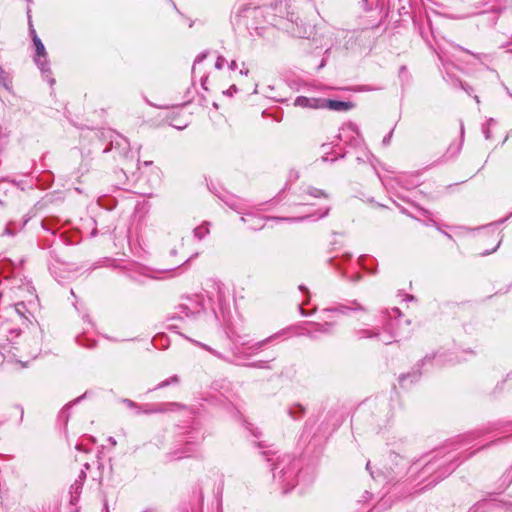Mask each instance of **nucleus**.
<instances>
[{
    "instance_id": "1",
    "label": "nucleus",
    "mask_w": 512,
    "mask_h": 512,
    "mask_svg": "<svg viewBox=\"0 0 512 512\" xmlns=\"http://www.w3.org/2000/svg\"><path fill=\"white\" fill-rule=\"evenodd\" d=\"M172 319H179L188 325L196 324V327H202V324L208 319L215 320L216 314L214 310L207 312L202 295H193L181 299V302L175 307Z\"/></svg>"
},
{
    "instance_id": "2",
    "label": "nucleus",
    "mask_w": 512,
    "mask_h": 512,
    "mask_svg": "<svg viewBox=\"0 0 512 512\" xmlns=\"http://www.w3.org/2000/svg\"><path fill=\"white\" fill-rule=\"evenodd\" d=\"M385 313L388 315L390 320L384 325V332L380 333L377 329L373 328H360L353 331V335L357 340L363 339H377L380 343L388 345L398 338L404 337V332L400 329V318L402 316L401 311L394 307L391 311L386 310Z\"/></svg>"
},
{
    "instance_id": "3",
    "label": "nucleus",
    "mask_w": 512,
    "mask_h": 512,
    "mask_svg": "<svg viewBox=\"0 0 512 512\" xmlns=\"http://www.w3.org/2000/svg\"><path fill=\"white\" fill-rule=\"evenodd\" d=\"M272 465L274 482L282 489L284 494L288 493L298 484L300 462L285 454L278 456Z\"/></svg>"
},
{
    "instance_id": "4",
    "label": "nucleus",
    "mask_w": 512,
    "mask_h": 512,
    "mask_svg": "<svg viewBox=\"0 0 512 512\" xmlns=\"http://www.w3.org/2000/svg\"><path fill=\"white\" fill-rule=\"evenodd\" d=\"M203 435L200 431L193 429L188 431L179 440V447L166 454L167 461L180 460L185 457L196 456L199 452Z\"/></svg>"
},
{
    "instance_id": "5",
    "label": "nucleus",
    "mask_w": 512,
    "mask_h": 512,
    "mask_svg": "<svg viewBox=\"0 0 512 512\" xmlns=\"http://www.w3.org/2000/svg\"><path fill=\"white\" fill-rule=\"evenodd\" d=\"M304 195L313 197L315 199H323L325 203L322 204L319 207V209L317 210V212H315V213H308L305 216L297 217V218H277V217H275L274 219L275 220H286V221H302L304 219L311 218V217L323 218L326 215H328V213L330 211V205L328 204L329 196H328V194H326L325 191L315 188V187H307V189L304 190Z\"/></svg>"
},
{
    "instance_id": "6",
    "label": "nucleus",
    "mask_w": 512,
    "mask_h": 512,
    "mask_svg": "<svg viewBox=\"0 0 512 512\" xmlns=\"http://www.w3.org/2000/svg\"><path fill=\"white\" fill-rule=\"evenodd\" d=\"M30 33L35 46L34 62L43 74L48 77L51 74L50 65L47 59V52L41 39L37 36L36 31L31 28Z\"/></svg>"
},
{
    "instance_id": "7",
    "label": "nucleus",
    "mask_w": 512,
    "mask_h": 512,
    "mask_svg": "<svg viewBox=\"0 0 512 512\" xmlns=\"http://www.w3.org/2000/svg\"><path fill=\"white\" fill-rule=\"evenodd\" d=\"M281 333H276V334H273L261 341H258L256 343H254L253 345L247 347V350H250L249 353H247L245 350H244V347L247 346V342L245 341H242L241 338L239 337L236 341H235V352H234V355L238 358H244V357H249L255 353H257L259 350H261L265 345H267L268 343H270L272 340L276 339Z\"/></svg>"
},
{
    "instance_id": "8",
    "label": "nucleus",
    "mask_w": 512,
    "mask_h": 512,
    "mask_svg": "<svg viewBox=\"0 0 512 512\" xmlns=\"http://www.w3.org/2000/svg\"><path fill=\"white\" fill-rule=\"evenodd\" d=\"M338 138L341 142L350 147L362 146L363 138L361 137L358 127L353 123H347L340 128Z\"/></svg>"
},
{
    "instance_id": "9",
    "label": "nucleus",
    "mask_w": 512,
    "mask_h": 512,
    "mask_svg": "<svg viewBox=\"0 0 512 512\" xmlns=\"http://www.w3.org/2000/svg\"><path fill=\"white\" fill-rule=\"evenodd\" d=\"M308 325L310 328L304 329L302 335L308 336L312 339H317L319 334L330 335L333 333L334 323L333 322H324V323H315L309 322Z\"/></svg>"
},
{
    "instance_id": "10",
    "label": "nucleus",
    "mask_w": 512,
    "mask_h": 512,
    "mask_svg": "<svg viewBox=\"0 0 512 512\" xmlns=\"http://www.w3.org/2000/svg\"><path fill=\"white\" fill-rule=\"evenodd\" d=\"M354 107V104L350 101H341L333 99L322 98V109H328L332 111H348Z\"/></svg>"
},
{
    "instance_id": "11",
    "label": "nucleus",
    "mask_w": 512,
    "mask_h": 512,
    "mask_svg": "<svg viewBox=\"0 0 512 512\" xmlns=\"http://www.w3.org/2000/svg\"><path fill=\"white\" fill-rule=\"evenodd\" d=\"M325 311L338 312V313L346 315L349 312H356V311L367 312V308L365 306H363L362 304H360L358 301L353 300V301L349 302V304H339L335 307L325 309Z\"/></svg>"
},
{
    "instance_id": "12",
    "label": "nucleus",
    "mask_w": 512,
    "mask_h": 512,
    "mask_svg": "<svg viewBox=\"0 0 512 512\" xmlns=\"http://www.w3.org/2000/svg\"><path fill=\"white\" fill-rule=\"evenodd\" d=\"M293 105L307 109H322V98L298 96Z\"/></svg>"
},
{
    "instance_id": "13",
    "label": "nucleus",
    "mask_w": 512,
    "mask_h": 512,
    "mask_svg": "<svg viewBox=\"0 0 512 512\" xmlns=\"http://www.w3.org/2000/svg\"><path fill=\"white\" fill-rule=\"evenodd\" d=\"M206 56H207L206 53H201L196 57L193 67H192V79L195 80L199 76L201 86L203 87V89L208 90V88L206 86L208 76L205 74H200V72H199V66L203 62V60L206 58Z\"/></svg>"
},
{
    "instance_id": "14",
    "label": "nucleus",
    "mask_w": 512,
    "mask_h": 512,
    "mask_svg": "<svg viewBox=\"0 0 512 512\" xmlns=\"http://www.w3.org/2000/svg\"><path fill=\"white\" fill-rule=\"evenodd\" d=\"M250 7L246 4L239 5L231 14V23L234 26L240 27L243 24V19L247 17Z\"/></svg>"
},
{
    "instance_id": "15",
    "label": "nucleus",
    "mask_w": 512,
    "mask_h": 512,
    "mask_svg": "<svg viewBox=\"0 0 512 512\" xmlns=\"http://www.w3.org/2000/svg\"><path fill=\"white\" fill-rule=\"evenodd\" d=\"M500 426H501L500 422L490 423L489 425H487L486 427H484L482 429L470 432L469 434L463 436L462 439H464L465 441L473 440V439L480 437L486 433H490L492 431L498 430L500 428Z\"/></svg>"
},
{
    "instance_id": "16",
    "label": "nucleus",
    "mask_w": 512,
    "mask_h": 512,
    "mask_svg": "<svg viewBox=\"0 0 512 512\" xmlns=\"http://www.w3.org/2000/svg\"><path fill=\"white\" fill-rule=\"evenodd\" d=\"M456 465L454 464V457L448 458L445 462L437 465V476L436 479L440 480L449 475L454 469Z\"/></svg>"
},
{
    "instance_id": "17",
    "label": "nucleus",
    "mask_w": 512,
    "mask_h": 512,
    "mask_svg": "<svg viewBox=\"0 0 512 512\" xmlns=\"http://www.w3.org/2000/svg\"><path fill=\"white\" fill-rule=\"evenodd\" d=\"M184 408L183 405L177 402L162 403L153 406L151 409H145L144 413H163L167 411H174L176 409Z\"/></svg>"
},
{
    "instance_id": "18",
    "label": "nucleus",
    "mask_w": 512,
    "mask_h": 512,
    "mask_svg": "<svg viewBox=\"0 0 512 512\" xmlns=\"http://www.w3.org/2000/svg\"><path fill=\"white\" fill-rule=\"evenodd\" d=\"M82 488H83V485H82L81 481H75L70 486V503L72 505H75L78 502V500L80 498V494L82 492Z\"/></svg>"
},
{
    "instance_id": "19",
    "label": "nucleus",
    "mask_w": 512,
    "mask_h": 512,
    "mask_svg": "<svg viewBox=\"0 0 512 512\" xmlns=\"http://www.w3.org/2000/svg\"><path fill=\"white\" fill-rule=\"evenodd\" d=\"M241 220L243 222H249L250 220H252L253 223L250 225V229L252 230H259L264 227L263 220L261 218L256 217L252 213H248L245 216H242Z\"/></svg>"
},
{
    "instance_id": "20",
    "label": "nucleus",
    "mask_w": 512,
    "mask_h": 512,
    "mask_svg": "<svg viewBox=\"0 0 512 512\" xmlns=\"http://www.w3.org/2000/svg\"><path fill=\"white\" fill-rule=\"evenodd\" d=\"M356 149H359V154L356 156L357 162L360 163H366L370 162L371 158L373 157L372 154L367 150V148L364 145V141L362 142V146L355 147Z\"/></svg>"
},
{
    "instance_id": "21",
    "label": "nucleus",
    "mask_w": 512,
    "mask_h": 512,
    "mask_svg": "<svg viewBox=\"0 0 512 512\" xmlns=\"http://www.w3.org/2000/svg\"><path fill=\"white\" fill-rule=\"evenodd\" d=\"M179 382H180L179 376L178 375H173V376H170L169 378L161 381L160 383H158L153 388V390L163 389V388H166V387L171 386V385H178Z\"/></svg>"
},
{
    "instance_id": "22",
    "label": "nucleus",
    "mask_w": 512,
    "mask_h": 512,
    "mask_svg": "<svg viewBox=\"0 0 512 512\" xmlns=\"http://www.w3.org/2000/svg\"><path fill=\"white\" fill-rule=\"evenodd\" d=\"M209 232L208 222H204L193 230L194 237L198 240H202Z\"/></svg>"
},
{
    "instance_id": "23",
    "label": "nucleus",
    "mask_w": 512,
    "mask_h": 512,
    "mask_svg": "<svg viewBox=\"0 0 512 512\" xmlns=\"http://www.w3.org/2000/svg\"><path fill=\"white\" fill-rule=\"evenodd\" d=\"M420 376L419 370H413L411 373L403 374L399 377V383L401 386H405L406 381L410 379V382L413 383L418 380Z\"/></svg>"
},
{
    "instance_id": "24",
    "label": "nucleus",
    "mask_w": 512,
    "mask_h": 512,
    "mask_svg": "<svg viewBox=\"0 0 512 512\" xmlns=\"http://www.w3.org/2000/svg\"><path fill=\"white\" fill-rule=\"evenodd\" d=\"M12 79L8 72L4 71L0 68V85L5 89L9 90L11 88Z\"/></svg>"
},
{
    "instance_id": "25",
    "label": "nucleus",
    "mask_w": 512,
    "mask_h": 512,
    "mask_svg": "<svg viewBox=\"0 0 512 512\" xmlns=\"http://www.w3.org/2000/svg\"><path fill=\"white\" fill-rule=\"evenodd\" d=\"M398 77L402 85H408L410 83L411 76L406 66L403 65L399 68Z\"/></svg>"
},
{
    "instance_id": "26",
    "label": "nucleus",
    "mask_w": 512,
    "mask_h": 512,
    "mask_svg": "<svg viewBox=\"0 0 512 512\" xmlns=\"http://www.w3.org/2000/svg\"><path fill=\"white\" fill-rule=\"evenodd\" d=\"M188 340L192 343H194L195 345L201 347L202 349L210 352L211 354L215 355L216 357L220 358V359H224V356L219 353L218 351L214 350L213 348H211L210 346L204 344V343H201L199 341H196V340H193V339H190L188 338Z\"/></svg>"
},
{
    "instance_id": "27",
    "label": "nucleus",
    "mask_w": 512,
    "mask_h": 512,
    "mask_svg": "<svg viewBox=\"0 0 512 512\" xmlns=\"http://www.w3.org/2000/svg\"><path fill=\"white\" fill-rule=\"evenodd\" d=\"M114 144L117 147H122V150H128L129 149V143L126 138H123L122 136H118L116 140L111 141V146L113 147Z\"/></svg>"
},
{
    "instance_id": "28",
    "label": "nucleus",
    "mask_w": 512,
    "mask_h": 512,
    "mask_svg": "<svg viewBox=\"0 0 512 512\" xmlns=\"http://www.w3.org/2000/svg\"><path fill=\"white\" fill-rule=\"evenodd\" d=\"M86 394L87 393H84L82 396L76 398L74 401L70 402L69 404H67L62 410H61V417H65L66 419L68 418V410L70 409L71 406H73L74 404L80 402L83 398L86 397Z\"/></svg>"
},
{
    "instance_id": "29",
    "label": "nucleus",
    "mask_w": 512,
    "mask_h": 512,
    "mask_svg": "<svg viewBox=\"0 0 512 512\" xmlns=\"http://www.w3.org/2000/svg\"><path fill=\"white\" fill-rule=\"evenodd\" d=\"M212 289L216 292L217 300L218 301H222V299L224 297L222 285L219 284V283L213 282L212 283Z\"/></svg>"
},
{
    "instance_id": "30",
    "label": "nucleus",
    "mask_w": 512,
    "mask_h": 512,
    "mask_svg": "<svg viewBox=\"0 0 512 512\" xmlns=\"http://www.w3.org/2000/svg\"><path fill=\"white\" fill-rule=\"evenodd\" d=\"M456 48L467 53V54L472 55L474 58L478 59L481 63H482L483 59L488 58V55H486V54H475V53L471 52L470 50L465 49L461 46H456Z\"/></svg>"
},
{
    "instance_id": "31",
    "label": "nucleus",
    "mask_w": 512,
    "mask_h": 512,
    "mask_svg": "<svg viewBox=\"0 0 512 512\" xmlns=\"http://www.w3.org/2000/svg\"><path fill=\"white\" fill-rule=\"evenodd\" d=\"M246 366L253 367V368H259V369H268L269 368L268 361H263V360L248 363V364H246Z\"/></svg>"
},
{
    "instance_id": "32",
    "label": "nucleus",
    "mask_w": 512,
    "mask_h": 512,
    "mask_svg": "<svg viewBox=\"0 0 512 512\" xmlns=\"http://www.w3.org/2000/svg\"><path fill=\"white\" fill-rule=\"evenodd\" d=\"M495 122H496V121H495L493 118H490V119L487 121V125H486V124H484V125L482 126V132H483V134H484V136H485V138H486L487 140H489V139L491 138V133H490V130H489V128H488L487 126H490V125H492V124H495Z\"/></svg>"
},
{
    "instance_id": "33",
    "label": "nucleus",
    "mask_w": 512,
    "mask_h": 512,
    "mask_svg": "<svg viewBox=\"0 0 512 512\" xmlns=\"http://www.w3.org/2000/svg\"><path fill=\"white\" fill-rule=\"evenodd\" d=\"M311 31H308L307 28L304 29H295L293 30V35L298 38H308Z\"/></svg>"
},
{
    "instance_id": "34",
    "label": "nucleus",
    "mask_w": 512,
    "mask_h": 512,
    "mask_svg": "<svg viewBox=\"0 0 512 512\" xmlns=\"http://www.w3.org/2000/svg\"><path fill=\"white\" fill-rule=\"evenodd\" d=\"M487 504V501H480L474 505L469 512H482L481 509Z\"/></svg>"
},
{
    "instance_id": "35",
    "label": "nucleus",
    "mask_w": 512,
    "mask_h": 512,
    "mask_svg": "<svg viewBox=\"0 0 512 512\" xmlns=\"http://www.w3.org/2000/svg\"><path fill=\"white\" fill-rule=\"evenodd\" d=\"M421 215L427 218V220L425 222L426 225H430V224L434 225L435 224V221L430 217V212L429 211L422 209L421 210Z\"/></svg>"
},
{
    "instance_id": "36",
    "label": "nucleus",
    "mask_w": 512,
    "mask_h": 512,
    "mask_svg": "<svg viewBox=\"0 0 512 512\" xmlns=\"http://www.w3.org/2000/svg\"><path fill=\"white\" fill-rule=\"evenodd\" d=\"M225 63H226V59L223 56H218L217 60L215 62V68L220 70L223 68Z\"/></svg>"
},
{
    "instance_id": "37",
    "label": "nucleus",
    "mask_w": 512,
    "mask_h": 512,
    "mask_svg": "<svg viewBox=\"0 0 512 512\" xmlns=\"http://www.w3.org/2000/svg\"><path fill=\"white\" fill-rule=\"evenodd\" d=\"M435 466H436V461L430 460L429 462L426 463V465L424 467V472L428 473V472L434 470Z\"/></svg>"
},
{
    "instance_id": "38",
    "label": "nucleus",
    "mask_w": 512,
    "mask_h": 512,
    "mask_svg": "<svg viewBox=\"0 0 512 512\" xmlns=\"http://www.w3.org/2000/svg\"><path fill=\"white\" fill-rule=\"evenodd\" d=\"M460 149H461V143L457 144L456 146L451 145L448 148V152H450L452 155H456L459 153Z\"/></svg>"
},
{
    "instance_id": "39",
    "label": "nucleus",
    "mask_w": 512,
    "mask_h": 512,
    "mask_svg": "<svg viewBox=\"0 0 512 512\" xmlns=\"http://www.w3.org/2000/svg\"><path fill=\"white\" fill-rule=\"evenodd\" d=\"M432 359H435V355H433V356H429V355L425 356V357H424V358H423V359H422V360L417 364V367H418V366H420V365H421V366H422V365H424L426 362H430Z\"/></svg>"
},
{
    "instance_id": "40",
    "label": "nucleus",
    "mask_w": 512,
    "mask_h": 512,
    "mask_svg": "<svg viewBox=\"0 0 512 512\" xmlns=\"http://www.w3.org/2000/svg\"><path fill=\"white\" fill-rule=\"evenodd\" d=\"M86 479V471L85 470H81L77 479L75 481H81L82 482V485L84 484V481Z\"/></svg>"
},
{
    "instance_id": "41",
    "label": "nucleus",
    "mask_w": 512,
    "mask_h": 512,
    "mask_svg": "<svg viewBox=\"0 0 512 512\" xmlns=\"http://www.w3.org/2000/svg\"><path fill=\"white\" fill-rule=\"evenodd\" d=\"M123 402L129 407V408H135L137 407V404L133 402L130 399H124Z\"/></svg>"
},
{
    "instance_id": "42",
    "label": "nucleus",
    "mask_w": 512,
    "mask_h": 512,
    "mask_svg": "<svg viewBox=\"0 0 512 512\" xmlns=\"http://www.w3.org/2000/svg\"><path fill=\"white\" fill-rule=\"evenodd\" d=\"M391 137H392V131L383 138V145H388L390 143V140H391Z\"/></svg>"
},
{
    "instance_id": "43",
    "label": "nucleus",
    "mask_w": 512,
    "mask_h": 512,
    "mask_svg": "<svg viewBox=\"0 0 512 512\" xmlns=\"http://www.w3.org/2000/svg\"><path fill=\"white\" fill-rule=\"evenodd\" d=\"M242 66H243V67H242V69L240 70V74L245 75V76H248V74H249V69L245 67V64H244V63L242 64Z\"/></svg>"
},
{
    "instance_id": "44",
    "label": "nucleus",
    "mask_w": 512,
    "mask_h": 512,
    "mask_svg": "<svg viewBox=\"0 0 512 512\" xmlns=\"http://www.w3.org/2000/svg\"><path fill=\"white\" fill-rule=\"evenodd\" d=\"M288 413L291 416V418H293V419H297L298 418V416L295 415V412H294L293 408H289L288 409Z\"/></svg>"
},
{
    "instance_id": "45",
    "label": "nucleus",
    "mask_w": 512,
    "mask_h": 512,
    "mask_svg": "<svg viewBox=\"0 0 512 512\" xmlns=\"http://www.w3.org/2000/svg\"><path fill=\"white\" fill-rule=\"evenodd\" d=\"M229 68L230 70H236L237 69V63L236 61H231L230 64H229Z\"/></svg>"
},
{
    "instance_id": "46",
    "label": "nucleus",
    "mask_w": 512,
    "mask_h": 512,
    "mask_svg": "<svg viewBox=\"0 0 512 512\" xmlns=\"http://www.w3.org/2000/svg\"><path fill=\"white\" fill-rule=\"evenodd\" d=\"M263 455L266 457L268 462L273 461V459L270 457V452L264 451Z\"/></svg>"
},
{
    "instance_id": "47",
    "label": "nucleus",
    "mask_w": 512,
    "mask_h": 512,
    "mask_svg": "<svg viewBox=\"0 0 512 512\" xmlns=\"http://www.w3.org/2000/svg\"><path fill=\"white\" fill-rule=\"evenodd\" d=\"M336 159H337V157L329 158V156H328V155L323 156V160H324V161H331V162H334Z\"/></svg>"
},
{
    "instance_id": "48",
    "label": "nucleus",
    "mask_w": 512,
    "mask_h": 512,
    "mask_svg": "<svg viewBox=\"0 0 512 512\" xmlns=\"http://www.w3.org/2000/svg\"><path fill=\"white\" fill-rule=\"evenodd\" d=\"M169 255H170V256H176V255H177V249H176V248H172V249L169 251Z\"/></svg>"
},
{
    "instance_id": "49",
    "label": "nucleus",
    "mask_w": 512,
    "mask_h": 512,
    "mask_svg": "<svg viewBox=\"0 0 512 512\" xmlns=\"http://www.w3.org/2000/svg\"><path fill=\"white\" fill-rule=\"evenodd\" d=\"M414 299H415V298H414V296H413V295H409V294H408V295H406V296H405V301H413Z\"/></svg>"
},
{
    "instance_id": "50",
    "label": "nucleus",
    "mask_w": 512,
    "mask_h": 512,
    "mask_svg": "<svg viewBox=\"0 0 512 512\" xmlns=\"http://www.w3.org/2000/svg\"><path fill=\"white\" fill-rule=\"evenodd\" d=\"M299 310H300V312H301V314H302L303 316H308V315H309V313H307V312L303 309V307H302V306H299Z\"/></svg>"
},
{
    "instance_id": "51",
    "label": "nucleus",
    "mask_w": 512,
    "mask_h": 512,
    "mask_svg": "<svg viewBox=\"0 0 512 512\" xmlns=\"http://www.w3.org/2000/svg\"><path fill=\"white\" fill-rule=\"evenodd\" d=\"M207 297L209 298V300H212L214 298V293L213 291H208L207 292Z\"/></svg>"
},
{
    "instance_id": "52",
    "label": "nucleus",
    "mask_w": 512,
    "mask_h": 512,
    "mask_svg": "<svg viewBox=\"0 0 512 512\" xmlns=\"http://www.w3.org/2000/svg\"><path fill=\"white\" fill-rule=\"evenodd\" d=\"M304 205H305V206H313V205H315V203H314V202H310V201H308V200H307V201L304 203Z\"/></svg>"
},
{
    "instance_id": "53",
    "label": "nucleus",
    "mask_w": 512,
    "mask_h": 512,
    "mask_svg": "<svg viewBox=\"0 0 512 512\" xmlns=\"http://www.w3.org/2000/svg\"><path fill=\"white\" fill-rule=\"evenodd\" d=\"M507 478H508V483H511L512 482V474H511V472L508 473Z\"/></svg>"
},
{
    "instance_id": "54",
    "label": "nucleus",
    "mask_w": 512,
    "mask_h": 512,
    "mask_svg": "<svg viewBox=\"0 0 512 512\" xmlns=\"http://www.w3.org/2000/svg\"><path fill=\"white\" fill-rule=\"evenodd\" d=\"M251 432L253 433V435H254L255 437L259 438V436H260V432H256V431H254V430H252V429H251Z\"/></svg>"
},
{
    "instance_id": "55",
    "label": "nucleus",
    "mask_w": 512,
    "mask_h": 512,
    "mask_svg": "<svg viewBox=\"0 0 512 512\" xmlns=\"http://www.w3.org/2000/svg\"><path fill=\"white\" fill-rule=\"evenodd\" d=\"M296 408L299 410L300 414H302V413H303L304 409H303V407H302V406L297 405V406H296Z\"/></svg>"
},
{
    "instance_id": "56",
    "label": "nucleus",
    "mask_w": 512,
    "mask_h": 512,
    "mask_svg": "<svg viewBox=\"0 0 512 512\" xmlns=\"http://www.w3.org/2000/svg\"><path fill=\"white\" fill-rule=\"evenodd\" d=\"M464 136V125L461 123V138Z\"/></svg>"
},
{
    "instance_id": "57",
    "label": "nucleus",
    "mask_w": 512,
    "mask_h": 512,
    "mask_svg": "<svg viewBox=\"0 0 512 512\" xmlns=\"http://www.w3.org/2000/svg\"><path fill=\"white\" fill-rule=\"evenodd\" d=\"M508 137H512V129L508 132L504 142L507 140Z\"/></svg>"
},
{
    "instance_id": "58",
    "label": "nucleus",
    "mask_w": 512,
    "mask_h": 512,
    "mask_svg": "<svg viewBox=\"0 0 512 512\" xmlns=\"http://www.w3.org/2000/svg\"><path fill=\"white\" fill-rule=\"evenodd\" d=\"M89 468H90V465H89L88 463H85V464H84V469H83V470H85V471H86V470H88Z\"/></svg>"
},
{
    "instance_id": "59",
    "label": "nucleus",
    "mask_w": 512,
    "mask_h": 512,
    "mask_svg": "<svg viewBox=\"0 0 512 512\" xmlns=\"http://www.w3.org/2000/svg\"><path fill=\"white\" fill-rule=\"evenodd\" d=\"M443 234H444L448 239H452V236H451L449 233H447V232H443Z\"/></svg>"
},
{
    "instance_id": "60",
    "label": "nucleus",
    "mask_w": 512,
    "mask_h": 512,
    "mask_svg": "<svg viewBox=\"0 0 512 512\" xmlns=\"http://www.w3.org/2000/svg\"><path fill=\"white\" fill-rule=\"evenodd\" d=\"M258 447H259V448H264V447H266V446H265L262 442H259V443H258Z\"/></svg>"
},
{
    "instance_id": "61",
    "label": "nucleus",
    "mask_w": 512,
    "mask_h": 512,
    "mask_svg": "<svg viewBox=\"0 0 512 512\" xmlns=\"http://www.w3.org/2000/svg\"><path fill=\"white\" fill-rule=\"evenodd\" d=\"M48 81H49V83H50L51 85H52V84H54V82H55V80H54L53 78H49V80H48Z\"/></svg>"
},
{
    "instance_id": "62",
    "label": "nucleus",
    "mask_w": 512,
    "mask_h": 512,
    "mask_svg": "<svg viewBox=\"0 0 512 512\" xmlns=\"http://www.w3.org/2000/svg\"><path fill=\"white\" fill-rule=\"evenodd\" d=\"M110 442L112 443V445H116V441L113 438H110Z\"/></svg>"
},
{
    "instance_id": "63",
    "label": "nucleus",
    "mask_w": 512,
    "mask_h": 512,
    "mask_svg": "<svg viewBox=\"0 0 512 512\" xmlns=\"http://www.w3.org/2000/svg\"><path fill=\"white\" fill-rule=\"evenodd\" d=\"M405 324H406L407 326H409V325H410V320H405Z\"/></svg>"
},
{
    "instance_id": "64",
    "label": "nucleus",
    "mask_w": 512,
    "mask_h": 512,
    "mask_svg": "<svg viewBox=\"0 0 512 512\" xmlns=\"http://www.w3.org/2000/svg\"><path fill=\"white\" fill-rule=\"evenodd\" d=\"M104 506H105V510H106V512H109V511H108V506H107V503H106V502H105Z\"/></svg>"
}]
</instances>
